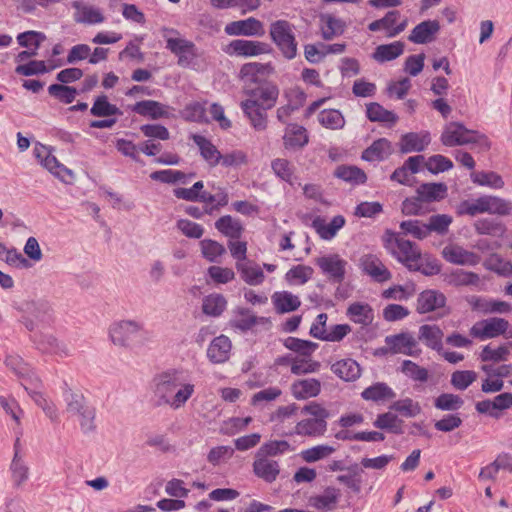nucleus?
<instances>
[{"instance_id":"1","label":"nucleus","mask_w":512,"mask_h":512,"mask_svg":"<svg viewBox=\"0 0 512 512\" xmlns=\"http://www.w3.org/2000/svg\"><path fill=\"white\" fill-rule=\"evenodd\" d=\"M152 396L157 407L179 410L186 406L196 393L194 381L184 372L170 369L154 376Z\"/></svg>"},{"instance_id":"2","label":"nucleus","mask_w":512,"mask_h":512,"mask_svg":"<svg viewBox=\"0 0 512 512\" xmlns=\"http://www.w3.org/2000/svg\"><path fill=\"white\" fill-rule=\"evenodd\" d=\"M111 342L120 348L135 350L142 347L148 340L149 332L144 323L135 319H121L109 326Z\"/></svg>"},{"instance_id":"3","label":"nucleus","mask_w":512,"mask_h":512,"mask_svg":"<svg viewBox=\"0 0 512 512\" xmlns=\"http://www.w3.org/2000/svg\"><path fill=\"white\" fill-rule=\"evenodd\" d=\"M23 324L31 332L47 330L54 322L53 309L48 301L37 299L22 304Z\"/></svg>"},{"instance_id":"4","label":"nucleus","mask_w":512,"mask_h":512,"mask_svg":"<svg viewBox=\"0 0 512 512\" xmlns=\"http://www.w3.org/2000/svg\"><path fill=\"white\" fill-rule=\"evenodd\" d=\"M162 36L166 41V48L177 57V64L184 68L196 64L200 53L192 41L180 36L179 32L172 28H163Z\"/></svg>"},{"instance_id":"5","label":"nucleus","mask_w":512,"mask_h":512,"mask_svg":"<svg viewBox=\"0 0 512 512\" xmlns=\"http://www.w3.org/2000/svg\"><path fill=\"white\" fill-rule=\"evenodd\" d=\"M383 246L394 258L404 264L408 269L414 267L420 256L418 246L404 239L400 233L387 230L383 236Z\"/></svg>"},{"instance_id":"6","label":"nucleus","mask_w":512,"mask_h":512,"mask_svg":"<svg viewBox=\"0 0 512 512\" xmlns=\"http://www.w3.org/2000/svg\"><path fill=\"white\" fill-rule=\"evenodd\" d=\"M441 142L448 147L461 146L470 143H478L484 149H489L487 138L475 130L467 129L462 123H448L441 135Z\"/></svg>"},{"instance_id":"7","label":"nucleus","mask_w":512,"mask_h":512,"mask_svg":"<svg viewBox=\"0 0 512 512\" xmlns=\"http://www.w3.org/2000/svg\"><path fill=\"white\" fill-rule=\"evenodd\" d=\"M270 37L280 49L283 56L289 60L297 55V42L293 26L286 20H277L270 25Z\"/></svg>"},{"instance_id":"8","label":"nucleus","mask_w":512,"mask_h":512,"mask_svg":"<svg viewBox=\"0 0 512 512\" xmlns=\"http://www.w3.org/2000/svg\"><path fill=\"white\" fill-rule=\"evenodd\" d=\"M33 342L38 351L44 354L64 359L72 355L68 344L58 339L53 333L47 330L35 333Z\"/></svg>"},{"instance_id":"9","label":"nucleus","mask_w":512,"mask_h":512,"mask_svg":"<svg viewBox=\"0 0 512 512\" xmlns=\"http://www.w3.org/2000/svg\"><path fill=\"white\" fill-rule=\"evenodd\" d=\"M245 100H254L259 107L270 110L273 108L279 97V88L272 82H265L258 87H242Z\"/></svg>"},{"instance_id":"10","label":"nucleus","mask_w":512,"mask_h":512,"mask_svg":"<svg viewBox=\"0 0 512 512\" xmlns=\"http://www.w3.org/2000/svg\"><path fill=\"white\" fill-rule=\"evenodd\" d=\"M224 51L230 56L249 58L269 54L272 48L268 43L261 41L235 39L225 47Z\"/></svg>"},{"instance_id":"11","label":"nucleus","mask_w":512,"mask_h":512,"mask_svg":"<svg viewBox=\"0 0 512 512\" xmlns=\"http://www.w3.org/2000/svg\"><path fill=\"white\" fill-rule=\"evenodd\" d=\"M508 328L509 322L506 319L491 317L473 324L470 328V335L480 340H486L503 335Z\"/></svg>"},{"instance_id":"12","label":"nucleus","mask_w":512,"mask_h":512,"mask_svg":"<svg viewBox=\"0 0 512 512\" xmlns=\"http://www.w3.org/2000/svg\"><path fill=\"white\" fill-rule=\"evenodd\" d=\"M33 154L46 170L62 181H66V177L73 178V172L61 164L57 158L51 153L48 147L37 144L33 149Z\"/></svg>"},{"instance_id":"13","label":"nucleus","mask_w":512,"mask_h":512,"mask_svg":"<svg viewBox=\"0 0 512 512\" xmlns=\"http://www.w3.org/2000/svg\"><path fill=\"white\" fill-rule=\"evenodd\" d=\"M274 71V66L270 62H249L241 66L239 79L243 82V87H252V84H259L262 78L269 77Z\"/></svg>"},{"instance_id":"14","label":"nucleus","mask_w":512,"mask_h":512,"mask_svg":"<svg viewBox=\"0 0 512 512\" xmlns=\"http://www.w3.org/2000/svg\"><path fill=\"white\" fill-rule=\"evenodd\" d=\"M441 255L447 262L461 266H476L481 261L478 254L455 243L447 244L442 249Z\"/></svg>"},{"instance_id":"15","label":"nucleus","mask_w":512,"mask_h":512,"mask_svg":"<svg viewBox=\"0 0 512 512\" xmlns=\"http://www.w3.org/2000/svg\"><path fill=\"white\" fill-rule=\"evenodd\" d=\"M385 343L394 354L416 357L421 353L417 340L412 334L407 332L387 336Z\"/></svg>"},{"instance_id":"16","label":"nucleus","mask_w":512,"mask_h":512,"mask_svg":"<svg viewBox=\"0 0 512 512\" xmlns=\"http://www.w3.org/2000/svg\"><path fill=\"white\" fill-rule=\"evenodd\" d=\"M6 366L19 378L21 379V385L23 383L27 386L38 387L41 385V380L36 376L30 365L18 356L8 355L5 360Z\"/></svg>"},{"instance_id":"17","label":"nucleus","mask_w":512,"mask_h":512,"mask_svg":"<svg viewBox=\"0 0 512 512\" xmlns=\"http://www.w3.org/2000/svg\"><path fill=\"white\" fill-rule=\"evenodd\" d=\"M316 264L333 281L341 283L344 280L347 261L338 254L319 257L316 259Z\"/></svg>"},{"instance_id":"18","label":"nucleus","mask_w":512,"mask_h":512,"mask_svg":"<svg viewBox=\"0 0 512 512\" xmlns=\"http://www.w3.org/2000/svg\"><path fill=\"white\" fill-rule=\"evenodd\" d=\"M224 31L230 36H262L265 33L263 23L254 18L250 17L244 20H238L228 23Z\"/></svg>"},{"instance_id":"19","label":"nucleus","mask_w":512,"mask_h":512,"mask_svg":"<svg viewBox=\"0 0 512 512\" xmlns=\"http://www.w3.org/2000/svg\"><path fill=\"white\" fill-rule=\"evenodd\" d=\"M467 302L472 310L482 314H505L512 310V306L505 301L494 300L475 295L467 297Z\"/></svg>"},{"instance_id":"20","label":"nucleus","mask_w":512,"mask_h":512,"mask_svg":"<svg viewBox=\"0 0 512 512\" xmlns=\"http://www.w3.org/2000/svg\"><path fill=\"white\" fill-rule=\"evenodd\" d=\"M362 271L377 282H385L391 279V272L383 264L380 258L374 254H365L360 258Z\"/></svg>"},{"instance_id":"21","label":"nucleus","mask_w":512,"mask_h":512,"mask_svg":"<svg viewBox=\"0 0 512 512\" xmlns=\"http://www.w3.org/2000/svg\"><path fill=\"white\" fill-rule=\"evenodd\" d=\"M23 388L52 423L59 421V410L55 402L48 395L37 390L35 386H27L23 383Z\"/></svg>"},{"instance_id":"22","label":"nucleus","mask_w":512,"mask_h":512,"mask_svg":"<svg viewBox=\"0 0 512 512\" xmlns=\"http://www.w3.org/2000/svg\"><path fill=\"white\" fill-rule=\"evenodd\" d=\"M252 468L254 475L266 483H273L280 474L278 461L260 456L258 453L255 454Z\"/></svg>"},{"instance_id":"23","label":"nucleus","mask_w":512,"mask_h":512,"mask_svg":"<svg viewBox=\"0 0 512 512\" xmlns=\"http://www.w3.org/2000/svg\"><path fill=\"white\" fill-rule=\"evenodd\" d=\"M11 479L14 487L20 488L29 479V466L21 452L20 441L14 445V456L10 464Z\"/></svg>"},{"instance_id":"24","label":"nucleus","mask_w":512,"mask_h":512,"mask_svg":"<svg viewBox=\"0 0 512 512\" xmlns=\"http://www.w3.org/2000/svg\"><path fill=\"white\" fill-rule=\"evenodd\" d=\"M232 342L226 335L215 337L207 348V358L213 364H222L229 360Z\"/></svg>"},{"instance_id":"25","label":"nucleus","mask_w":512,"mask_h":512,"mask_svg":"<svg viewBox=\"0 0 512 512\" xmlns=\"http://www.w3.org/2000/svg\"><path fill=\"white\" fill-rule=\"evenodd\" d=\"M428 131L409 132L401 136L399 147L402 153L422 152L430 144Z\"/></svg>"},{"instance_id":"26","label":"nucleus","mask_w":512,"mask_h":512,"mask_svg":"<svg viewBox=\"0 0 512 512\" xmlns=\"http://www.w3.org/2000/svg\"><path fill=\"white\" fill-rule=\"evenodd\" d=\"M309 142L307 130L297 124H288L283 135V146L287 150H297L306 146Z\"/></svg>"},{"instance_id":"27","label":"nucleus","mask_w":512,"mask_h":512,"mask_svg":"<svg viewBox=\"0 0 512 512\" xmlns=\"http://www.w3.org/2000/svg\"><path fill=\"white\" fill-rule=\"evenodd\" d=\"M240 107L255 130L264 131L267 128L268 109L259 107L254 100H243Z\"/></svg>"},{"instance_id":"28","label":"nucleus","mask_w":512,"mask_h":512,"mask_svg":"<svg viewBox=\"0 0 512 512\" xmlns=\"http://www.w3.org/2000/svg\"><path fill=\"white\" fill-rule=\"evenodd\" d=\"M440 30V24L436 20H426L416 25L408 36V40L415 44L432 42Z\"/></svg>"},{"instance_id":"29","label":"nucleus","mask_w":512,"mask_h":512,"mask_svg":"<svg viewBox=\"0 0 512 512\" xmlns=\"http://www.w3.org/2000/svg\"><path fill=\"white\" fill-rule=\"evenodd\" d=\"M340 497V489L328 486L321 494L311 496L309 505L319 511H331L336 508Z\"/></svg>"},{"instance_id":"30","label":"nucleus","mask_w":512,"mask_h":512,"mask_svg":"<svg viewBox=\"0 0 512 512\" xmlns=\"http://www.w3.org/2000/svg\"><path fill=\"white\" fill-rule=\"evenodd\" d=\"M73 7L75 8L74 20L77 23L94 25L100 24L105 20L102 11L95 6L75 1L73 2Z\"/></svg>"},{"instance_id":"31","label":"nucleus","mask_w":512,"mask_h":512,"mask_svg":"<svg viewBox=\"0 0 512 512\" xmlns=\"http://www.w3.org/2000/svg\"><path fill=\"white\" fill-rule=\"evenodd\" d=\"M321 391V383L315 378L300 379L292 383L291 393L297 400L316 397Z\"/></svg>"},{"instance_id":"32","label":"nucleus","mask_w":512,"mask_h":512,"mask_svg":"<svg viewBox=\"0 0 512 512\" xmlns=\"http://www.w3.org/2000/svg\"><path fill=\"white\" fill-rule=\"evenodd\" d=\"M271 300L275 311L279 314L296 311L301 305L299 296L289 291L274 292L271 296Z\"/></svg>"},{"instance_id":"33","label":"nucleus","mask_w":512,"mask_h":512,"mask_svg":"<svg viewBox=\"0 0 512 512\" xmlns=\"http://www.w3.org/2000/svg\"><path fill=\"white\" fill-rule=\"evenodd\" d=\"M444 294L435 290H426L419 294L417 311L421 314L432 312L445 305Z\"/></svg>"},{"instance_id":"34","label":"nucleus","mask_w":512,"mask_h":512,"mask_svg":"<svg viewBox=\"0 0 512 512\" xmlns=\"http://www.w3.org/2000/svg\"><path fill=\"white\" fill-rule=\"evenodd\" d=\"M236 268L243 281L251 286L260 285L265 280L262 268L251 260L236 262Z\"/></svg>"},{"instance_id":"35","label":"nucleus","mask_w":512,"mask_h":512,"mask_svg":"<svg viewBox=\"0 0 512 512\" xmlns=\"http://www.w3.org/2000/svg\"><path fill=\"white\" fill-rule=\"evenodd\" d=\"M62 397L66 405V412L75 416L90 406L83 393L72 389L66 383L63 387Z\"/></svg>"},{"instance_id":"36","label":"nucleus","mask_w":512,"mask_h":512,"mask_svg":"<svg viewBox=\"0 0 512 512\" xmlns=\"http://www.w3.org/2000/svg\"><path fill=\"white\" fill-rule=\"evenodd\" d=\"M392 151L391 142L386 138H380L363 151L362 159L369 162L382 161L388 158Z\"/></svg>"},{"instance_id":"37","label":"nucleus","mask_w":512,"mask_h":512,"mask_svg":"<svg viewBox=\"0 0 512 512\" xmlns=\"http://www.w3.org/2000/svg\"><path fill=\"white\" fill-rule=\"evenodd\" d=\"M331 370L340 379L347 382L355 381L361 375L359 364L350 358L337 361L331 366Z\"/></svg>"},{"instance_id":"38","label":"nucleus","mask_w":512,"mask_h":512,"mask_svg":"<svg viewBox=\"0 0 512 512\" xmlns=\"http://www.w3.org/2000/svg\"><path fill=\"white\" fill-rule=\"evenodd\" d=\"M344 224V217L337 215L333 217L330 222H326L321 218H316L312 225L322 239L330 240L336 236L337 232L344 226Z\"/></svg>"},{"instance_id":"39","label":"nucleus","mask_w":512,"mask_h":512,"mask_svg":"<svg viewBox=\"0 0 512 512\" xmlns=\"http://www.w3.org/2000/svg\"><path fill=\"white\" fill-rule=\"evenodd\" d=\"M346 314L353 322L363 326L370 325L374 320L373 309L367 303L355 302L350 304Z\"/></svg>"},{"instance_id":"40","label":"nucleus","mask_w":512,"mask_h":512,"mask_svg":"<svg viewBox=\"0 0 512 512\" xmlns=\"http://www.w3.org/2000/svg\"><path fill=\"white\" fill-rule=\"evenodd\" d=\"M192 139L194 143L199 147L201 156L208 162L210 166L214 167L220 164L222 154L210 140L201 135H193Z\"/></svg>"},{"instance_id":"41","label":"nucleus","mask_w":512,"mask_h":512,"mask_svg":"<svg viewBox=\"0 0 512 512\" xmlns=\"http://www.w3.org/2000/svg\"><path fill=\"white\" fill-rule=\"evenodd\" d=\"M442 338L443 332L436 325L425 324L419 328V340L433 350H442Z\"/></svg>"},{"instance_id":"42","label":"nucleus","mask_w":512,"mask_h":512,"mask_svg":"<svg viewBox=\"0 0 512 512\" xmlns=\"http://www.w3.org/2000/svg\"><path fill=\"white\" fill-rule=\"evenodd\" d=\"M396 394L386 383L377 382L361 393V397L366 401L380 402L395 398Z\"/></svg>"},{"instance_id":"43","label":"nucleus","mask_w":512,"mask_h":512,"mask_svg":"<svg viewBox=\"0 0 512 512\" xmlns=\"http://www.w3.org/2000/svg\"><path fill=\"white\" fill-rule=\"evenodd\" d=\"M416 193L423 202L440 201L447 195V186L444 183H423Z\"/></svg>"},{"instance_id":"44","label":"nucleus","mask_w":512,"mask_h":512,"mask_svg":"<svg viewBox=\"0 0 512 512\" xmlns=\"http://www.w3.org/2000/svg\"><path fill=\"white\" fill-rule=\"evenodd\" d=\"M404 47L405 45L401 41H395L390 44H382L376 47L372 57L379 63L392 61L403 54Z\"/></svg>"},{"instance_id":"45","label":"nucleus","mask_w":512,"mask_h":512,"mask_svg":"<svg viewBox=\"0 0 512 512\" xmlns=\"http://www.w3.org/2000/svg\"><path fill=\"white\" fill-rule=\"evenodd\" d=\"M227 307V300L222 294L212 293L202 300V312L209 317H219Z\"/></svg>"},{"instance_id":"46","label":"nucleus","mask_w":512,"mask_h":512,"mask_svg":"<svg viewBox=\"0 0 512 512\" xmlns=\"http://www.w3.org/2000/svg\"><path fill=\"white\" fill-rule=\"evenodd\" d=\"M132 110L139 115L149 116L152 119H159L162 117H167L168 115L166 106L154 100H144L137 102L132 107Z\"/></svg>"},{"instance_id":"47","label":"nucleus","mask_w":512,"mask_h":512,"mask_svg":"<svg viewBox=\"0 0 512 512\" xmlns=\"http://www.w3.org/2000/svg\"><path fill=\"white\" fill-rule=\"evenodd\" d=\"M216 229L229 237L230 239H238L241 237L243 232V226L241 222L234 219L230 215L222 216L215 222Z\"/></svg>"},{"instance_id":"48","label":"nucleus","mask_w":512,"mask_h":512,"mask_svg":"<svg viewBox=\"0 0 512 512\" xmlns=\"http://www.w3.org/2000/svg\"><path fill=\"white\" fill-rule=\"evenodd\" d=\"M475 231L480 235H491L503 238L506 234V227L502 222L493 219H479L474 223Z\"/></svg>"},{"instance_id":"49","label":"nucleus","mask_w":512,"mask_h":512,"mask_svg":"<svg viewBox=\"0 0 512 512\" xmlns=\"http://www.w3.org/2000/svg\"><path fill=\"white\" fill-rule=\"evenodd\" d=\"M257 323V317L248 309L238 308L234 310V316L229 325L233 329L245 332Z\"/></svg>"},{"instance_id":"50","label":"nucleus","mask_w":512,"mask_h":512,"mask_svg":"<svg viewBox=\"0 0 512 512\" xmlns=\"http://www.w3.org/2000/svg\"><path fill=\"white\" fill-rule=\"evenodd\" d=\"M326 430V422L322 419H304L295 426V433L301 436H319Z\"/></svg>"},{"instance_id":"51","label":"nucleus","mask_w":512,"mask_h":512,"mask_svg":"<svg viewBox=\"0 0 512 512\" xmlns=\"http://www.w3.org/2000/svg\"><path fill=\"white\" fill-rule=\"evenodd\" d=\"M366 114L372 122L395 124L398 121V116L394 112L385 109L379 103L368 104L366 106Z\"/></svg>"},{"instance_id":"52","label":"nucleus","mask_w":512,"mask_h":512,"mask_svg":"<svg viewBox=\"0 0 512 512\" xmlns=\"http://www.w3.org/2000/svg\"><path fill=\"white\" fill-rule=\"evenodd\" d=\"M344 32V23L330 15L321 16V33L325 40H331L335 36L341 35Z\"/></svg>"},{"instance_id":"53","label":"nucleus","mask_w":512,"mask_h":512,"mask_svg":"<svg viewBox=\"0 0 512 512\" xmlns=\"http://www.w3.org/2000/svg\"><path fill=\"white\" fill-rule=\"evenodd\" d=\"M459 215L476 216L477 214L488 213L487 195L474 200H465L457 206Z\"/></svg>"},{"instance_id":"54","label":"nucleus","mask_w":512,"mask_h":512,"mask_svg":"<svg viewBox=\"0 0 512 512\" xmlns=\"http://www.w3.org/2000/svg\"><path fill=\"white\" fill-rule=\"evenodd\" d=\"M414 267H410L411 271H419L426 276H433L440 272L441 267L436 258L431 257L430 255L420 253V256L417 261H415Z\"/></svg>"},{"instance_id":"55","label":"nucleus","mask_w":512,"mask_h":512,"mask_svg":"<svg viewBox=\"0 0 512 512\" xmlns=\"http://www.w3.org/2000/svg\"><path fill=\"white\" fill-rule=\"evenodd\" d=\"M90 112L93 116H96V117H109V116L122 114V112L116 105L111 104L108 101V98L106 95L98 96L95 99Z\"/></svg>"},{"instance_id":"56","label":"nucleus","mask_w":512,"mask_h":512,"mask_svg":"<svg viewBox=\"0 0 512 512\" xmlns=\"http://www.w3.org/2000/svg\"><path fill=\"white\" fill-rule=\"evenodd\" d=\"M313 272L310 266L296 265L287 271L285 279L290 285H303L311 279Z\"/></svg>"},{"instance_id":"57","label":"nucleus","mask_w":512,"mask_h":512,"mask_svg":"<svg viewBox=\"0 0 512 512\" xmlns=\"http://www.w3.org/2000/svg\"><path fill=\"white\" fill-rule=\"evenodd\" d=\"M335 451V447L322 444L301 451L300 456L305 462L313 463L328 458Z\"/></svg>"},{"instance_id":"58","label":"nucleus","mask_w":512,"mask_h":512,"mask_svg":"<svg viewBox=\"0 0 512 512\" xmlns=\"http://www.w3.org/2000/svg\"><path fill=\"white\" fill-rule=\"evenodd\" d=\"M373 425L378 429L388 430L389 432L400 434L402 433V420L397 415L387 412L379 414Z\"/></svg>"},{"instance_id":"59","label":"nucleus","mask_w":512,"mask_h":512,"mask_svg":"<svg viewBox=\"0 0 512 512\" xmlns=\"http://www.w3.org/2000/svg\"><path fill=\"white\" fill-rule=\"evenodd\" d=\"M334 175L346 182L362 184L366 181V174L356 166L341 165L336 168Z\"/></svg>"},{"instance_id":"60","label":"nucleus","mask_w":512,"mask_h":512,"mask_svg":"<svg viewBox=\"0 0 512 512\" xmlns=\"http://www.w3.org/2000/svg\"><path fill=\"white\" fill-rule=\"evenodd\" d=\"M400 371L406 377L417 382H426L429 378L428 370L411 360H404L401 364Z\"/></svg>"},{"instance_id":"61","label":"nucleus","mask_w":512,"mask_h":512,"mask_svg":"<svg viewBox=\"0 0 512 512\" xmlns=\"http://www.w3.org/2000/svg\"><path fill=\"white\" fill-rule=\"evenodd\" d=\"M479 276L474 272L456 269L447 276V282L454 286L477 285Z\"/></svg>"},{"instance_id":"62","label":"nucleus","mask_w":512,"mask_h":512,"mask_svg":"<svg viewBox=\"0 0 512 512\" xmlns=\"http://www.w3.org/2000/svg\"><path fill=\"white\" fill-rule=\"evenodd\" d=\"M291 445L285 440H273L264 443L256 453L260 456L271 458L290 451Z\"/></svg>"},{"instance_id":"63","label":"nucleus","mask_w":512,"mask_h":512,"mask_svg":"<svg viewBox=\"0 0 512 512\" xmlns=\"http://www.w3.org/2000/svg\"><path fill=\"white\" fill-rule=\"evenodd\" d=\"M322 126L328 129H341L345 125V119L340 111L335 109L323 110L318 115Z\"/></svg>"},{"instance_id":"64","label":"nucleus","mask_w":512,"mask_h":512,"mask_svg":"<svg viewBox=\"0 0 512 512\" xmlns=\"http://www.w3.org/2000/svg\"><path fill=\"white\" fill-rule=\"evenodd\" d=\"M201 253L210 262H217L226 253L225 247L217 241L204 239L200 242Z\"/></svg>"}]
</instances>
